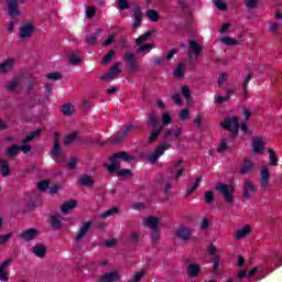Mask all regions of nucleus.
Here are the masks:
<instances>
[{
    "mask_svg": "<svg viewBox=\"0 0 282 282\" xmlns=\"http://www.w3.org/2000/svg\"><path fill=\"white\" fill-rule=\"evenodd\" d=\"M21 239L24 241H34L35 237H39V229L30 228L20 234Z\"/></svg>",
    "mask_w": 282,
    "mask_h": 282,
    "instance_id": "obj_13",
    "label": "nucleus"
},
{
    "mask_svg": "<svg viewBox=\"0 0 282 282\" xmlns=\"http://www.w3.org/2000/svg\"><path fill=\"white\" fill-rule=\"evenodd\" d=\"M76 206H78V200H76V199L67 200L66 203H64L61 206L62 214L69 215V210H74V208H76Z\"/></svg>",
    "mask_w": 282,
    "mask_h": 282,
    "instance_id": "obj_17",
    "label": "nucleus"
},
{
    "mask_svg": "<svg viewBox=\"0 0 282 282\" xmlns=\"http://www.w3.org/2000/svg\"><path fill=\"white\" fill-rule=\"evenodd\" d=\"M252 149H253V153H261V151H263V149H265V143H263V139L258 138V139L253 140Z\"/></svg>",
    "mask_w": 282,
    "mask_h": 282,
    "instance_id": "obj_25",
    "label": "nucleus"
},
{
    "mask_svg": "<svg viewBox=\"0 0 282 282\" xmlns=\"http://www.w3.org/2000/svg\"><path fill=\"white\" fill-rule=\"evenodd\" d=\"M160 155L158 154V152L154 150V152H152L149 156H148V161L150 162V164H155V162H158V160H160Z\"/></svg>",
    "mask_w": 282,
    "mask_h": 282,
    "instance_id": "obj_54",
    "label": "nucleus"
},
{
    "mask_svg": "<svg viewBox=\"0 0 282 282\" xmlns=\"http://www.w3.org/2000/svg\"><path fill=\"white\" fill-rule=\"evenodd\" d=\"M131 10L132 17L134 19V22L132 23V30H138L142 25L144 13H142V8L138 3L133 4Z\"/></svg>",
    "mask_w": 282,
    "mask_h": 282,
    "instance_id": "obj_6",
    "label": "nucleus"
},
{
    "mask_svg": "<svg viewBox=\"0 0 282 282\" xmlns=\"http://www.w3.org/2000/svg\"><path fill=\"white\" fill-rule=\"evenodd\" d=\"M148 127H151L153 129L148 139L149 144H153V142H156L158 138H160V133L164 131V126L160 124L158 115L152 112L148 116Z\"/></svg>",
    "mask_w": 282,
    "mask_h": 282,
    "instance_id": "obj_1",
    "label": "nucleus"
},
{
    "mask_svg": "<svg viewBox=\"0 0 282 282\" xmlns=\"http://www.w3.org/2000/svg\"><path fill=\"white\" fill-rule=\"evenodd\" d=\"M181 120H188V108L182 109L180 113Z\"/></svg>",
    "mask_w": 282,
    "mask_h": 282,
    "instance_id": "obj_64",
    "label": "nucleus"
},
{
    "mask_svg": "<svg viewBox=\"0 0 282 282\" xmlns=\"http://www.w3.org/2000/svg\"><path fill=\"white\" fill-rule=\"evenodd\" d=\"M170 149H171V143L163 142L159 144L154 151L162 158L164 152L169 151Z\"/></svg>",
    "mask_w": 282,
    "mask_h": 282,
    "instance_id": "obj_30",
    "label": "nucleus"
},
{
    "mask_svg": "<svg viewBox=\"0 0 282 282\" xmlns=\"http://www.w3.org/2000/svg\"><path fill=\"white\" fill-rule=\"evenodd\" d=\"M189 47H191V50H193L196 57L202 54V46H199V44L197 42L191 40Z\"/></svg>",
    "mask_w": 282,
    "mask_h": 282,
    "instance_id": "obj_36",
    "label": "nucleus"
},
{
    "mask_svg": "<svg viewBox=\"0 0 282 282\" xmlns=\"http://www.w3.org/2000/svg\"><path fill=\"white\" fill-rule=\"evenodd\" d=\"M34 34V24L25 22L21 25L19 36L20 39H30Z\"/></svg>",
    "mask_w": 282,
    "mask_h": 282,
    "instance_id": "obj_8",
    "label": "nucleus"
},
{
    "mask_svg": "<svg viewBox=\"0 0 282 282\" xmlns=\"http://www.w3.org/2000/svg\"><path fill=\"white\" fill-rule=\"evenodd\" d=\"M117 8L118 10H129L131 6H129V0H119Z\"/></svg>",
    "mask_w": 282,
    "mask_h": 282,
    "instance_id": "obj_53",
    "label": "nucleus"
},
{
    "mask_svg": "<svg viewBox=\"0 0 282 282\" xmlns=\"http://www.w3.org/2000/svg\"><path fill=\"white\" fill-rule=\"evenodd\" d=\"M250 80H252V75L249 73L245 78V83L242 84V91L246 98H248V85Z\"/></svg>",
    "mask_w": 282,
    "mask_h": 282,
    "instance_id": "obj_42",
    "label": "nucleus"
},
{
    "mask_svg": "<svg viewBox=\"0 0 282 282\" xmlns=\"http://www.w3.org/2000/svg\"><path fill=\"white\" fill-rule=\"evenodd\" d=\"M162 122L163 124H171V115L169 112L163 113Z\"/></svg>",
    "mask_w": 282,
    "mask_h": 282,
    "instance_id": "obj_63",
    "label": "nucleus"
},
{
    "mask_svg": "<svg viewBox=\"0 0 282 282\" xmlns=\"http://www.w3.org/2000/svg\"><path fill=\"white\" fill-rule=\"evenodd\" d=\"M77 184L79 186H84V188H91L94 186V184H96V180H94V176H91L89 174H82L77 178Z\"/></svg>",
    "mask_w": 282,
    "mask_h": 282,
    "instance_id": "obj_9",
    "label": "nucleus"
},
{
    "mask_svg": "<svg viewBox=\"0 0 282 282\" xmlns=\"http://www.w3.org/2000/svg\"><path fill=\"white\" fill-rule=\"evenodd\" d=\"M50 80H61L63 78V75L58 72L48 73L46 76Z\"/></svg>",
    "mask_w": 282,
    "mask_h": 282,
    "instance_id": "obj_55",
    "label": "nucleus"
},
{
    "mask_svg": "<svg viewBox=\"0 0 282 282\" xmlns=\"http://www.w3.org/2000/svg\"><path fill=\"white\" fill-rule=\"evenodd\" d=\"M89 228H91V220L85 221L80 227L79 232L77 234L76 241H80L87 232H89Z\"/></svg>",
    "mask_w": 282,
    "mask_h": 282,
    "instance_id": "obj_20",
    "label": "nucleus"
},
{
    "mask_svg": "<svg viewBox=\"0 0 282 282\" xmlns=\"http://www.w3.org/2000/svg\"><path fill=\"white\" fill-rule=\"evenodd\" d=\"M199 184H202V176H198V177L196 178L195 184L192 186V188H189V189L187 191V195H193V192H194V191H197V188H199Z\"/></svg>",
    "mask_w": 282,
    "mask_h": 282,
    "instance_id": "obj_52",
    "label": "nucleus"
},
{
    "mask_svg": "<svg viewBox=\"0 0 282 282\" xmlns=\"http://www.w3.org/2000/svg\"><path fill=\"white\" fill-rule=\"evenodd\" d=\"M115 41H116V35L110 34L108 36V39L101 43V45H102V47H107V46L111 45V43H113Z\"/></svg>",
    "mask_w": 282,
    "mask_h": 282,
    "instance_id": "obj_59",
    "label": "nucleus"
},
{
    "mask_svg": "<svg viewBox=\"0 0 282 282\" xmlns=\"http://www.w3.org/2000/svg\"><path fill=\"white\" fill-rule=\"evenodd\" d=\"M120 209L118 207H113L111 209L106 210L104 214L100 215L101 219H107V217H111L112 215H116Z\"/></svg>",
    "mask_w": 282,
    "mask_h": 282,
    "instance_id": "obj_45",
    "label": "nucleus"
},
{
    "mask_svg": "<svg viewBox=\"0 0 282 282\" xmlns=\"http://www.w3.org/2000/svg\"><path fill=\"white\" fill-rule=\"evenodd\" d=\"M232 94L234 91L231 89H227L225 96H217L215 97V100L218 102V105H224V102H228V100L232 98Z\"/></svg>",
    "mask_w": 282,
    "mask_h": 282,
    "instance_id": "obj_27",
    "label": "nucleus"
},
{
    "mask_svg": "<svg viewBox=\"0 0 282 282\" xmlns=\"http://www.w3.org/2000/svg\"><path fill=\"white\" fill-rule=\"evenodd\" d=\"M33 253L35 257H39V259H43V257L47 254V247H45V245L37 243L33 246Z\"/></svg>",
    "mask_w": 282,
    "mask_h": 282,
    "instance_id": "obj_19",
    "label": "nucleus"
},
{
    "mask_svg": "<svg viewBox=\"0 0 282 282\" xmlns=\"http://www.w3.org/2000/svg\"><path fill=\"white\" fill-rule=\"evenodd\" d=\"M246 8H249V10H254L257 6H259V0H245Z\"/></svg>",
    "mask_w": 282,
    "mask_h": 282,
    "instance_id": "obj_51",
    "label": "nucleus"
},
{
    "mask_svg": "<svg viewBox=\"0 0 282 282\" xmlns=\"http://www.w3.org/2000/svg\"><path fill=\"white\" fill-rule=\"evenodd\" d=\"M21 83V79L19 78H13L8 85L7 89L8 91H14L17 87H19V84Z\"/></svg>",
    "mask_w": 282,
    "mask_h": 282,
    "instance_id": "obj_41",
    "label": "nucleus"
},
{
    "mask_svg": "<svg viewBox=\"0 0 282 282\" xmlns=\"http://www.w3.org/2000/svg\"><path fill=\"white\" fill-rule=\"evenodd\" d=\"M113 56H116V51L110 50L101 59V65H107L109 64L112 59Z\"/></svg>",
    "mask_w": 282,
    "mask_h": 282,
    "instance_id": "obj_37",
    "label": "nucleus"
},
{
    "mask_svg": "<svg viewBox=\"0 0 282 282\" xmlns=\"http://www.w3.org/2000/svg\"><path fill=\"white\" fill-rule=\"evenodd\" d=\"M243 188H245V192H243L245 199H251L252 196L250 195V193H257L258 191L257 186H254V184L250 180L245 181Z\"/></svg>",
    "mask_w": 282,
    "mask_h": 282,
    "instance_id": "obj_14",
    "label": "nucleus"
},
{
    "mask_svg": "<svg viewBox=\"0 0 282 282\" xmlns=\"http://www.w3.org/2000/svg\"><path fill=\"white\" fill-rule=\"evenodd\" d=\"M121 62H116L115 65L109 69L107 74L100 76V80H109L113 78V76H118V74H122V69H120Z\"/></svg>",
    "mask_w": 282,
    "mask_h": 282,
    "instance_id": "obj_10",
    "label": "nucleus"
},
{
    "mask_svg": "<svg viewBox=\"0 0 282 282\" xmlns=\"http://www.w3.org/2000/svg\"><path fill=\"white\" fill-rule=\"evenodd\" d=\"M69 63L70 65H80V63H83V58L78 57V55L76 54H72L69 56Z\"/></svg>",
    "mask_w": 282,
    "mask_h": 282,
    "instance_id": "obj_50",
    "label": "nucleus"
},
{
    "mask_svg": "<svg viewBox=\"0 0 282 282\" xmlns=\"http://www.w3.org/2000/svg\"><path fill=\"white\" fill-rule=\"evenodd\" d=\"M153 36V31H148L135 40L137 45H142L145 41H149Z\"/></svg>",
    "mask_w": 282,
    "mask_h": 282,
    "instance_id": "obj_33",
    "label": "nucleus"
},
{
    "mask_svg": "<svg viewBox=\"0 0 282 282\" xmlns=\"http://www.w3.org/2000/svg\"><path fill=\"white\" fill-rule=\"evenodd\" d=\"M48 224L51 227L54 228V230H58L61 226H63V223L61 221V217L58 215H51L48 217Z\"/></svg>",
    "mask_w": 282,
    "mask_h": 282,
    "instance_id": "obj_22",
    "label": "nucleus"
},
{
    "mask_svg": "<svg viewBox=\"0 0 282 282\" xmlns=\"http://www.w3.org/2000/svg\"><path fill=\"white\" fill-rule=\"evenodd\" d=\"M20 152L21 150L19 148V144H13L7 149L8 158H17V155H19Z\"/></svg>",
    "mask_w": 282,
    "mask_h": 282,
    "instance_id": "obj_31",
    "label": "nucleus"
},
{
    "mask_svg": "<svg viewBox=\"0 0 282 282\" xmlns=\"http://www.w3.org/2000/svg\"><path fill=\"white\" fill-rule=\"evenodd\" d=\"M74 106H72V104H66L62 107V112L64 113V116H72V108Z\"/></svg>",
    "mask_w": 282,
    "mask_h": 282,
    "instance_id": "obj_57",
    "label": "nucleus"
},
{
    "mask_svg": "<svg viewBox=\"0 0 282 282\" xmlns=\"http://www.w3.org/2000/svg\"><path fill=\"white\" fill-rule=\"evenodd\" d=\"M10 237H12V232L0 236V245L3 246V243H8V241H10Z\"/></svg>",
    "mask_w": 282,
    "mask_h": 282,
    "instance_id": "obj_60",
    "label": "nucleus"
},
{
    "mask_svg": "<svg viewBox=\"0 0 282 282\" xmlns=\"http://www.w3.org/2000/svg\"><path fill=\"white\" fill-rule=\"evenodd\" d=\"M220 41L221 43H225V45H239V42L237 40H234L229 36L221 37Z\"/></svg>",
    "mask_w": 282,
    "mask_h": 282,
    "instance_id": "obj_47",
    "label": "nucleus"
},
{
    "mask_svg": "<svg viewBox=\"0 0 282 282\" xmlns=\"http://www.w3.org/2000/svg\"><path fill=\"white\" fill-rule=\"evenodd\" d=\"M0 281H9L8 269L0 268Z\"/></svg>",
    "mask_w": 282,
    "mask_h": 282,
    "instance_id": "obj_61",
    "label": "nucleus"
},
{
    "mask_svg": "<svg viewBox=\"0 0 282 282\" xmlns=\"http://www.w3.org/2000/svg\"><path fill=\"white\" fill-rule=\"evenodd\" d=\"M51 154L57 162H65V156H63V150L61 149V132H54L53 148Z\"/></svg>",
    "mask_w": 282,
    "mask_h": 282,
    "instance_id": "obj_5",
    "label": "nucleus"
},
{
    "mask_svg": "<svg viewBox=\"0 0 282 282\" xmlns=\"http://www.w3.org/2000/svg\"><path fill=\"white\" fill-rule=\"evenodd\" d=\"M228 149H230V147H228V142L226 141V139H223L218 147V153H226Z\"/></svg>",
    "mask_w": 282,
    "mask_h": 282,
    "instance_id": "obj_48",
    "label": "nucleus"
},
{
    "mask_svg": "<svg viewBox=\"0 0 282 282\" xmlns=\"http://www.w3.org/2000/svg\"><path fill=\"white\" fill-rule=\"evenodd\" d=\"M115 281H120V274L118 273V271L105 273L99 279V282H115Z\"/></svg>",
    "mask_w": 282,
    "mask_h": 282,
    "instance_id": "obj_16",
    "label": "nucleus"
},
{
    "mask_svg": "<svg viewBox=\"0 0 282 282\" xmlns=\"http://www.w3.org/2000/svg\"><path fill=\"white\" fill-rule=\"evenodd\" d=\"M154 47H155V45H153L151 43H147V44L139 46L137 52H151V50H153Z\"/></svg>",
    "mask_w": 282,
    "mask_h": 282,
    "instance_id": "obj_49",
    "label": "nucleus"
},
{
    "mask_svg": "<svg viewBox=\"0 0 282 282\" xmlns=\"http://www.w3.org/2000/svg\"><path fill=\"white\" fill-rule=\"evenodd\" d=\"M220 127L225 129V131H230L232 138H237L239 135V118H226L221 123Z\"/></svg>",
    "mask_w": 282,
    "mask_h": 282,
    "instance_id": "obj_4",
    "label": "nucleus"
},
{
    "mask_svg": "<svg viewBox=\"0 0 282 282\" xmlns=\"http://www.w3.org/2000/svg\"><path fill=\"white\" fill-rule=\"evenodd\" d=\"M14 67V59H6L0 63V74H6Z\"/></svg>",
    "mask_w": 282,
    "mask_h": 282,
    "instance_id": "obj_23",
    "label": "nucleus"
},
{
    "mask_svg": "<svg viewBox=\"0 0 282 282\" xmlns=\"http://www.w3.org/2000/svg\"><path fill=\"white\" fill-rule=\"evenodd\" d=\"M254 169V163L250 159H245L242 165L240 166V175H248Z\"/></svg>",
    "mask_w": 282,
    "mask_h": 282,
    "instance_id": "obj_18",
    "label": "nucleus"
},
{
    "mask_svg": "<svg viewBox=\"0 0 282 282\" xmlns=\"http://www.w3.org/2000/svg\"><path fill=\"white\" fill-rule=\"evenodd\" d=\"M50 188V181L44 180L37 183V191H41V193H45Z\"/></svg>",
    "mask_w": 282,
    "mask_h": 282,
    "instance_id": "obj_46",
    "label": "nucleus"
},
{
    "mask_svg": "<svg viewBox=\"0 0 282 282\" xmlns=\"http://www.w3.org/2000/svg\"><path fill=\"white\" fill-rule=\"evenodd\" d=\"M7 3L9 17H11V19H17V17L21 14V11H19V7L17 6L19 0H7Z\"/></svg>",
    "mask_w": 282,
    "mask_h": 282,
    "instance_id": "obj_12",
    "label": "nucleus"
},
{
    "mask_svg": "<svg viewBox=\"0 0 282 282\" xmlns=\"http://www.w3.org/2000/svg\"><path fill=\"white\" fill-rule=\"evenodd\" d=\"M184 63H181L176 66L175 70H174V76L175 78H183L184 76Z\"/></svg>",
    "mask_w": 282,
    "mask_h": 282,
    "instance_id": "obj_40",
    "label": "nucleus"
},
{
    "mask_svg": "<svg viewBox=\"0 0 282 282\" xmlns=\"http://www.w3.org/2000/svg\"><path fill=\"white\" fill-rule=\"evenodd\" d=\"M216 191H218V193H220V195H223L225 202H227V204H234L235 203V187L232 185L229 184H223V183H218L216 184Z\"/></svg>",
    "mask_w": 282,
    "mask_h": 282,
    "instance_id": "obj_3",
    "label": "nucleus"
},
{
    "mask_svg": "<svg viewBox=\"0 0 282 282\" xmlns=\"http://www.w3.org/2000/svg\"><path fill=\"white\" fill-rule=\"evenodd\" d=\"M123 62L128 63L129 72L135 74L138 72V62H135V54L126 52L123 55Z\"/></svg>",
    "mask_w": 282,
    "mask_h": 282,
    "instance_id": "obj_7",
    "label": "nucleus"
},
{
    "mask_svg": "<svg viewBox=\"0 0 282 282\" xmlns=\"http://www.w3.org/2000/svg\"><path fill=\"white\" fill-rule=\"evenodd\" d=\"M252 227H250V225H246L235 234V239H243L245 237H248V235H250Z\"/></svg>",
    "mask_w": 282,
    "mask_h": 282,
    "instance_id": "obj_24",
    "label": "nucleus"
},
{
    "mask_svg": "<svg viewBox=\"0 0 282 282\" xmlns=\"http://www.w3.org/2000/svg\"><path fill=\"white\" fill-rule=\"evenodd\" d=\"M78 138V132H73L64 138V144L69 147Z\"/></svg>",
    "mask_w": 282,
    "mask_h": 282,
    "instance_id": "obj_38",
    "label": "nucleus"
},
{
    "mask_svg": "<svg viewBox=\"0 0 282 282\" xmlns=\"http://www.w3.org/2000/svg\"><path fill=\"white\" fill-rule=\"evenodd\" d=\"M98 34H102V29H97L94 35L86 39L88 45H95L98 42Z\"/></svg>",
    "mask_w": 282,
    "mask_h": 282,
    "instance_id": "obj_34",
    "label": "nucleus"
},
{
    "mask_svg": "<svg viewBox=\"0 0 282 282\" xmlns=\"http://www.w3.org/2000/svg\"><path fill=\"white\" fill-rule=\"evenodd\" d=\"M0 173L3 177H8V175H10V164L8 163V161L1 159L0 160Z\"/></svg>",
    "mask_w": 282,
    "mask_h": 282,
    "instance_id": "obj_29",
    "label": "nucleus"
},
{
    "mask_svg": "<svg viewBox=\"0 0 282 282\" xmlns=\"http://www.w3.org/2000/svg\"><path fill=\"white\" fill-rule=\"evenodd\" d=\"M204 199L205 204H213L215 202V193L213 191L205 192Z\"/></svg>",
    "mask_w": 282,
    "mask_h": 282,
    "instance_id": "obj_43",
    "label": "nucleus"
},
{
    "mask_svg": "<svg viewBox=\"0 0 282 282\" xmlns=\"http://www.w3.org/2000/svg\"><path fill=\"white\" fill-rule=\"evenodd\" d=\"M175 236L178 237L181 241H188V239H191L193 236V231L191 228L182 227L175 231Z\"/></svg>",
    "mask_w": 282,
    "mask_h": 282,
    "instance_id": "obj_15",
    "label": "nucleus"
},
{
    "mask_svg": "<svg viewBox=\"0 0 282 282\" xmlns=\"http://www.w3.org/2000/svg\"><path fill=\"white\" fill-rule=\"evenodd\" d=\"M187 272L189 276H197V274L202 272V269L199 268V264L191 263L187 268Z\"/></svg>",
    "mask_w": 282,
    "mask_h": 282,
    "instance_id": "obj_32",
    "label": "nucleus"
},
{
    "mask_svg": "<svg viewBox=\"0 0 282 282\" xmlns=\"http://www.w3.org/2000/svg\"><path fill=\"white\" fill-rule=\"evenodd\" d=\"M43 135V129L39 128L32 132H30L29 135H26L23 140H22V144H28L30 142H32V140H34V138H39Z\"/></svg>",
    "mask_w": 282,
    "mask_h": 282,
    "instance_id": "obj_21",
    "label": "nucleus"
},
{
    "mask_svg": "<svg viewBox=\"0 0 282 282\" xmlns=\"http://www.w3.org/2000/svg\"><path fill=\"white\" fill-rule=\"evenodd\" d=\"M147 17L152 23H156V21H160V13H158V11L153 9L147 11Z\"/></svg>",
    "mask_w": 282,
    "mask_h": 282,
    "instance_id": "obj_35",
    "label": "nucleus"
},
{
    "mask_svg": "<svg viewBox=\"0 0 282 282\" xmlns=\"http://www.w3.org/2000/svg\"><path fill=\"white\" fill-rule=\"evenodd\" d=\"M182 95L185 98L186 102H191V100H193V97L191 96V88H188V86H184L182 88Z\"/></svg>",
    "mask_w": 282,
    "mask_h": 282,
    "instance_id": "obj_44",
    "label": "nucleus"
},
{
    "mask_svg": "<svg viewBox=\"0 0 282 282\" xmlns=\"http://www.w3.org/2000/svg\"><path fill=\"white\" fill-rule=\"evenodd\" d=\"M109 160H110V164L105 163L104 166H107L109 173H116V171L120 169L119 160H122L123 162H133V156H129L127 152L120 151V152L113 153Z\"/></svg>",
    "mask_w": 282,
    "mask_h": 282,
    "instance_id": "obj_2",
    "label": "nucleus"
},
{
    "mask_svg": "<svg viewBox=\"0 0 282 282\" xmlns=\"http://www.w3.org/2000/svg\"><path fill=\"white\" fill-rule=\"evenodd\" d=\"M160 224V219L154 217V216H150L145 219V224L144 226H147L148 228H152V230H158V225Z\"/></svg>",
    "mask_w": 282,
    "mask_h": 282,
    "instance_id": "obj_26",
    "label": "nucleus"
},
{
    "mask_svg": "<svg viewBox=\"0 0 282 282\" xmlns=\"http://www.w3.org/2000/svg\"><path fill=\"white\" fill-rule=\"evenodd\" d=\"M215 6L221 12H225V10H228V6L226 4V2H224V0H216Z\"/></svg>",
    "mask_w": 282,
    "mask_h": 282,
    "instance_id": "obj_56",
    "label": "nucleus"
},
{
    "mask_svg": "<svg viewBox=\"0 0 282 282\" xmlns=\"http://www.w3.org/2000/svg\"><path fill=\"white\" fill-rule=\"evenodd\" d=\"M260 188H267L268 182H270V169H268V165H263L260 170Z\"/></svg>",
    "mask_w": 282,
    "mask_h": 282,
    "instance_id": "obj_11",
    "label": "nucleus"
},
{
    "mask_svg": "<svg viewBox=\"0 0 282 282\" xmlns=\"http://www.w3.org/2000/svg\"><path fill=\"white\" fill-rule=\"evenodd\" d=\"M268 153H269V164L271 166H279V159L276 158V152L272 148H269Z\"/></svg>",
    "mask_w": 282,
    "mask_h": 282,
    "instance_id": "obj_28",
    "label": "nucleus"
},
{
    "mask_svg": "<svg viewBox=\"0 0 282 282\" xmlns=\"http://www.w3.org/2000/svg\"><path fill=\"white\" fill-rule=\"evenodd\" d=\"M86 17L87 19H94V17H96V7L94 6L88 7L86 11Z\"/></svg>",
    "mask_w": 282,
    "mask_h": 282,
    "instance_id": "obj_58",
    "label": "nucleus"
},
{
    "mask_svg": "<svg viewBox=\"0 0 282 282\" xmlns=\"http://www.w3.org/2000/svg\"><path fill=\"white\" fill-rule=\"evenodd\" d=\"M177 52H180V48H172V50L167 53L165 59H166V61H171V59L175 56V54H177Z\"/></svg>",
    "mask_w": 282,
    "mask_h": 282,
    "instance_id": "obj_62",
    "label": "nucleus"
},
{
    "mask_svg": "<svg viewBox=\"0 0 282 282\" xmlns=\"http://www.w3.org/2000/svg\"><path fill=\"white\" fill-rule=\"evenodd\" d=\"M138 129H140V127L134 124H128L124 127V129L121 130V133L127 138V135H129L131 131H138Z\"/></svg>",
    "mask_w": 282,
    "mask_h": 282,
    "instance_id": "obj_39",
    "label": "nucleus"
}]
</instances>
